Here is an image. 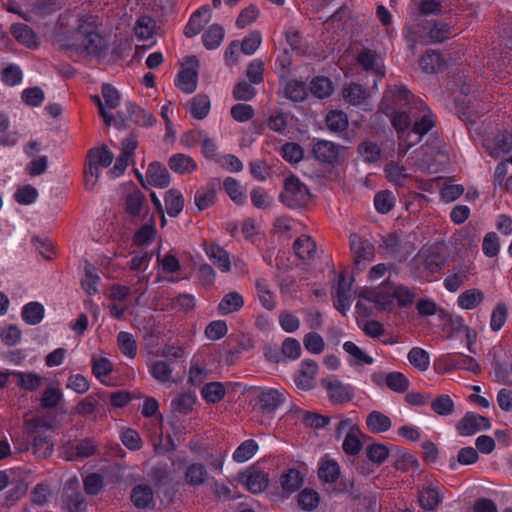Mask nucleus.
I'll return each mask as SVG.
<instances>
[{"instance_id": "f257e3e1", "label": "nucleus", "mask_w": 512, "mask_h": 512, "mask_svg": "<svg viewBox=\"0 0 512 512\" xmlns=\"http://www.w3.org/2000/svg\"><path fill=\"white\" fill-rule=\"evenodd\" d=\"M381 110L397 131L399 149L404 153L418 144L435 125V115L431 109L403 85L388 86Z\"/></svg>"}, {"instance_id": "f03ea898", "label": "nucleus", "mask_w": 512, "mask_h": 512, "mask_svg": "<svg viewBox=\"0 0 512 512\" xmlns=\"http://www.w3.org/2000/svg\"><path fill=\"white\" fill-rule=\"evenodd\" d=\"M61 46L78 54L99 56L108 48V42L90 23L81 21L77 29L63 39Z\"/></svg>"}, {"instance_id": "7ed1b4c3", "label": "nucleus", "mask_w": 512, "mask_h": 512, "mask_svg": "<svg viewBox=\"0 0 512 512\" xmlns=\"http://www.w3.org/2000/svg\"><path fill=\"white\" fill-rule=\"evenodd\" d=\"M114 159L113 152L106 146L95 147L89 150L87 166L84 170L85 187L92 190L100 176V169L109 167Z\"/></svg>"}, {"instance_id": "20e7f679", "label": "nucleus", "mask_w": 512, "mask_h": 512, "mask_svg": "<svg viewBox=\"0 0 512 512\" xmlns=\"http://www.w3.org/2000/svg\"><path fill=\"white\" fill-rule=\"evenodd\" d=\"M280 199L288 208L300 209L311 203L312 195L304 183L297 177L290 176L285 181L284 191L281 193Z\"/></svg>"}, {"instance_id": "39448f33", "label": "nucleus", "mask_w": 512, "mask_h": 512, "mask_svg": "<svg viewBox=\"0 0 512 512\" xmlns=\"http://www.w3.org/2000/svg\"><path fill=\"white\" fill-rule=\"evenodd\" d=\"M43 426L40 419H28L24 422V431L32 439L33 453L39 458H47L54 450L51 438L39 430Z\"/></svg>"}, {"instance_id": "423d86ee", "label": "nucleus", "mask_w": 512, "mask_h": 512, "mask_svg": "<svg viewBox=\"0 0 512 512\" xmlns=\"http://www.w3.org/2000/svg\"><path fill=\"white\" fill-rule=\"evenodd\" d=\"M459 86L460 95L456 97L455 104L458 110V113L461 117L465 118L468 121H473V117L480 113L476 102L479 100V95L473 91L471 93V86L466 83L465 80L462 81V77H460L456 83Z\"/></svg>"}, {"instance_id": "0eeeda50", "label": "nucleus", "mask_w": 512, "mask_h": 512, "mask_svg": "<svg viewBox=\"0 0 512 512\" xmlns=\"http://www.w3.org/2000/svg\"><path fill=\"white\" fill-rule=\"evenodd\" d=\"M187 67L183 68L175 80V85L186 94H191L197 89L199 60L196 56H188L185 59Z\"/></svg>"}, {"instance_id": "6e6552de", "label": "nucleus", "mask_w": 512, "mask_h": 512, "mask_svg": "<svg viewBox=\"0 0 512 512\" xmlns=\"http://www.w3.org/2000/svg\"><path fill=\"white\" fill-rule=\"evenodd\" d=\"M367 462L358 467L361 474L369 476L373 474L379 465L389 457V448L385 444L371 443L365 449Z\"/></svg>"}, {"instance_id": "1a4fd4ad", "label": "nucleus", "mask_w": 512, "mask_h": 512, "mask_svg": "<svg viewBox=\"0 0 512 512\" xmlns=\"http://www.w3.org/2000/svg\"><path fill=\"white\" fill-rule=\"evenodd\" d=\"M490 427L491 423L488 418L474 412H467L458 422L456 428L460 435L471 436L481 430H488Z\"/></svg>"}, {"instance_id": "9d476101", "label": "nucleus", "mask_w": 512, "mask_h": 512, "mask_svg": "<svg viewBox=\"0 0 512 512\" xmlns=\"http://www.w3.org/2000/svg\"><path fill=\"white\" fill-rule=\"evenodd\" d=\"M351 287L352 279L346 277L345 272H342L338 277L334 306L343 316H347L350 310Z\"/></svg>"}, {"instance_id": "9b49d317", "label": "nucleus", "mask_w": 512, "mask_h": 512, "mask_svg": "<svg viewBox=\"0 0 512 512\" xmlns=\"http://www.w3.org/2000/svg\"><path fill=\"white\" fill-rule=\"evenodd\" d=\"M357 63L374 77L384 76V62L381 55L371 49H363L357 55Z\"/></svg>"}, {"instance_id": "f8f14e48", "label": "nucleus", "mask_w": 512, "mask_h": 512, "mask_svg": "<svg viewBox=\"0 0 512 512\" xmlns=\"http://www.w3.org/2000/svg\"><path fill=\"white\" fill-rule=\"evenodd\" d=\"M65 503L69 512H84L86 503L83 494L79 490L77 478L70 479L64 487Z\"/></svg>"}, {"instance_id": "ddd939ff", "label": "nucleus", "mask_w": 512, "mask_h": 512, "mask_svg": "<svg viewBox=\"0 0 512 512\" xmlns=\"http://www.w3.org/2000/svg\"><path fill=\"white\" fill-rule=\"evenodd\" d=\"M212 13L208 6H202L190 17L184 29L186 37L191 38L198 35L204 26L211 20Z\"/></svg>"}, {"instance_id": "4468645a", "label": "nucleus", "mask_w": 512, "mask_h": 512, "mask_svg": "<svg viewBox=\"0 0 512 512\" xmlns=\"http://www.w3.org/2000/svg\"><path fill=\"white\" fill-rule=\"evenodd\" d=\"M428 149L430 150L431 157L427 156V158L419 160L416 163V167L418 170L434 173L438 171V164L436 163L434 156L445 154L443 140L437 136L432 137L430 139Z\"/></svg>"}, {"instance_id": "2eb2a0df", "label": "nucleus", "mask_w": 512, "mask_h": 512, "mask_svg": "<svg viewBox=\"0 0 512 512\" xmlns=\"http://www.w3.org/2000/svg\"><path fill=\"white\" fill-rule=\"evenodd\" d=\"M444 487L437 481L432 482L425 487L419 494L420 506L428 511L435 510L442 501V492Z\"/></svg>"}, {"instance_id": "dca6fc26", "label": "nucleus", "mask_w": 512, "mask_h": 512, "mask_svg": "<svg viewBox=\"0 0 512 512\" xmlns=\"http://www.w3.org/2000/svg\"><path fill=\"white\" fill-rule=\"evenodd\" d=\"M445 363L449 369L465 370L473 374L481 371L480 365L473 357L463 354H448L445 356Z\"/></svg>"}, {"instance_id": "f3484780", "label": "nucleus", "mask_w": 512, "mask_h": 512, "mask_svg": "<svg viewBox=\"0 0 512 512\" xmlns=\"http://www.w3.org/2000/svg\"><path fill=\"white\" fill-rule=\"evenodd\" d=\"M471 272V266L468 264L455 266L444 279L445 289L449 292H456L468 280Z\"/></svg>"}, {"instance_id": "a211bd4d", "label": "nucleus", "mask_w": 512, "mask_h": 512, "mask_svg": "<svg viewBox=\"0 0 512 512\" xmlns=\"http://www.w3.org/2000/svg\"><path fill=\"white\" fill-rule=\"evenodd\" d=\"M322 385L328 392L330 400L335 404H343L350 399L348 388L334 376L327 377L322 381Z\"/></svg>"}, {"instance_id": "6ab92c4d", "label": "nucleus", "mask_w": 512, "mask_h": 512, "mask_svg": "<svg viewBox=\"0 0 512 512\" xmlns=\"http://www.w3.org/2000/svg\"><path fill=\"white\" fill-rule=\"evenodd\" d=\"M318 366L313 360H304L301 363L300 371L295 375L296 386L302 390H309L313 387V380L317 373Z\"/></svg>"}, {"instance_id": "aec40b11", "label": "nucleus", "mask_w": 512, "mask_h": 512, "mask_svg": "<svg viewBox=\"0 0 512 512\" xmlns=\"http://www.w3.org/2000/svg\"><path fill=\"white\" fill-rule=\"evenodd\" d=\"M146 181L151 186L165 188L170 183V174L165 166L159 162H153L146 171Z\"/></svg>"}, {"instance_id": "412c9836", "label": "nucleus", "mask_w": 512, "mask_h": 512, "mask_svg": "<svg viewBox=\"0 0 512 512\" xmlns=\"http://www.w3.org/2000/svg\"><path fill=\"white\" fill-rule=\"evenodd\" d=\"M384 173L387 180L395 187H405L411 179V174L407 172V169L394 161L385 165Z\"/></svg>"}, {"instance_id": "4be33fe9", "label": "nucleus", "mask_w": 512, "mask_h": 512, "mask_svg": "<svg viewBox=\"0 0 512 512\" xmlns=\"http://www.w3.org/2000/svg\"><path fill=\"white\" fill-rule=\"evenodd\" d=\"M11 34L15 39L30 49L37 48L39 38L36 33L26 24L16 23L10 27Z\"/></svg>"}, {"instance_id": "5701e85b", "label": "nucleus", "mask_w": 512, "mask_h": 512, "mask_svg": "<svg viewBox=\"0 0 512 512\" xmlns=\"http://www.w3.org/2000/svg\"><path fill=\"white\" fill-rule=\"evenodd\" d=\"M205 252L210 261L222 272L227 273L231 270V261L229 254L217 244H209L205 247Z\"/></svg>"}, {"instance_id": "b1692460", "label": "nucleus", "mask_w": 512, "mask_h": 512, "mask_svg": "<svg viewBox=\"0 0 512 512\" xmlns=\"http://www.w3.org/2000/svg\"><path fill=\"white\" fill-rule=\"evenodd\" d=\"M244 306V298L236 291H231L223 296L217 306L218 313L226 316L241 310Z\"/></svg>"}, {"instance_id": "393cba45", "label": "nucleus", "mask_w": 512, "mask_h": 512, "mask_svg": "<svg viewBox=\"0 0 512 512\" xmlns=\"http://www.w3.org/2000/svg\"><path fill=\"white\" fill-rule=\"evenodd\" d=\"M340 476V467L337 461L328 457H322L318 466V477L326 483H334Z\"/></svg>"}, {"instance_id": "a878e982", "label": "nucleus", "mask_w": 512, "mask_h": 512, "mask_svg": "<svg viewBox=\"0 0 512 512\" xmlns=\"http://www.w3.org/2000/svg\"><path fill=\"white\" fill-rule=\"evenodd\" d=\"M169 168L177 174H191L197 169L194 159L186 154L178 153L170 157Z\"/></svg>"}, {"instance_id": "bb28decb", "label": "nucleus", "mask_w": 512, "mask_h": 512, "mask_svg": "<svg viewBox=\"0 0 512 512\" xmlns=\"http://www.w3.org/2000/svg\"><path fill=\"white\" fill-rule=\"evenodd\" d=\"M125 211L133 216H139L145 206H147V199L142 191L133 189L125 195L124 199Z\"/></svg>"}, {"instance_id": "cd10ccee", "label": "nucleus", "mask_w": 512, "mask_h": 512, "mask_svg": "<svg viewBox=\"0 0 512 512\" xmlns=\"http://www.w3.org/2000/svg\"><path fill=\"white\" fill-rule=\"evenodd\" d=\"M375 256V247L368 240H361L357 244L354 243V268L361 265L366 266Z\"/></svg>"}, {"instance_id": "c85d7f7f", "label": "nucleus", "mask_w": 512, "mask_h": 512, "mask_svg": "<svg viewBox=\"0 0 512 512\" xmlns=\"http://www.w3.org/2000/svg\"><path fill=\"white\" fill-rule=\"evenodd\" d=\"M258 398L261 409L268 413L274 412L284 401L283 393L273 388L262 390Z\"/></svg>"}, {"instance_id": "c756f323", "label": "nucleus", "mask_w": 512, "mask_h": 512, "mask_svg": "<svg viewBox=\"0 0 512 512\" xmlns=\"http://www.w3.org/2000/svg\"><path fill=\"white\" fill-rule=\"evenodd\" d=\"M11 375L16 379L17 385L26 391H35L43 384V377L35 372L13 371Z\"/></svg>"}, {"instance_id": "7c9ffc66", "label": "nucleus", "mask_w": 512, "mask_h": 512, "mask_svg": "<svg viewBox=\"0 0 512 512\" xmlns=\"http://www.w3.org/2000/svg\"><path fill=\"white\" fill-rule=\"evenodd\" d=\"M191 116L197 120L207 117L211 108L210 98L205 94H197L188 102Z\"/></svg>"}, {"instance_id": "2f4dec72", "label": "nucleus", "mask_w": 512, "mask_h": 512, "mask_svg": "<svg viewBox=\"0 0 512 512\" xmlns=\"http://www.w3.org/2000/svg\"><path fill=\"white\" fill-rule=\"evenodd\" d=\"M313 154L321 162L332 163L338 157V148L330 141L319 140L313 146Z\"/></svg>"}, {"instance_id": "473e14b6", "label": "nucleus", "mask_w": 512, "mask_h": 512, "mask_svg": "<svg viewBox=\"0 0 512 512\" xmlns=\"http://www.w3.org/2000/svg\"><path fill=\"white\" fill-rule=\"evenodd\" d=\"M367 428L372 433H384L392 426L391 419L380 411H372L366 417Z\"/></svg>"}, {"instance_id": "72a5a7b5", "label": "nucleus", "mask_w": 512, "mask_h": 512, "mask_svg": "<svg viewBox=\"0 0 512 512\" xmlns=\"http://www.w3.org/2000/svg\"><path fill=\"white\" fill-rule=\"evenodd\" d=\"M194 200L198 211H203L212 206L216 201L215 184L209 183L197 189Z\"/></svg>"}, {"instance_id": "f704fd0d", "label": "nucleus", "mask_w": 512, "mask_h": 512, "mask_svg": "<svg viewBox=\"0 0 512 512\" xmlns=\"http://www.w3.org/2000/svg\"><path fill=\"white\" fill-rule=\"evenodd\" d=\"M45 315L44 306L39 302H29L23 306L21 317L28 325L39 324Z\"/></svg>"}, {"instance_id": "c9c22d12", "label": "nucleus", "mask_w": 512, "mask_h": 512, "mask_svg": "<svg viewBox=\"0 0 512 512\" xmlns=\"http://www.w3.org/2000/svg\"><path fill=\"white\" fill-rule=\"evenodd\" d=\"M165 209L170 217H176L184 207V197L179 190L170 189L165 193Z\"/></svg>"}, {"instance_id": "e433bc0d", "label": "nucleus", "mask_w": 512, "mask_h": 512, "mask_svg": "<svg viewBox=\"0 0 512 512\" xmlns=\"http://www.w3.org/2000/svg\"><path fill=\"white\" fill-rule=\"evenodd\" d=\"M207 476L208 472L203 464L193 463L187 467L184 480L190 486H200L205 483Z\"/></svg>"}, {"instance_id": "4c0bfd02", "label": "nucleus", "mask_w": 512, "mask_h": 512, "mask_svg": "<svg viewBox=\"0 0 512 512\" xmlns=\"http://www.w3.org/2000/svg\"><path fill=\"white\" fill-rule=\"evenodd\" d=\"M442 260L435 255L426 256L424 253L417 254L412 262V267H423V269L431 274L437 273L442 268Z\"/></svg>"}, {"instance_id": "58836bf2", "label": "nucleus", "mask_w": 512, "mask_h": 512, "mask_svg": "<svg viewBox=\"0 0 512 512\" xmlns=\"http://www.w3.org/2000/svg\"><path fill=\"white\" fill-rule=\"evenodd\" d=\"M294 251L302 260L311 259L316 253V243L308 235H302L294 242Z\"/></svg>"}, {"instance_id": "ea45409f", "label": "nucleus", "mask_w": 512, "mask_h": 512, "mask_svg": "<svg viewBox=\"0 0 512 512\" xmlns=\"http://www.w3.org/2000/svg\"><path fill=\"white\" fill-rule=\"evenodd\" d=\"M484 300L481 290L472 288L462 292L457 299L458 306L463 310H472Z\"/></svg>"}, {"instance_id": "a19ab883", "label": "nucleus", "mask_w": 512, "mask_h": 512, "mask_svg": "<svg viewBox=\"0 0 512 512\" xmlns=\"http://www.w3.org/2000/svg\"><path fill=\"white\" fill-rule=\"evenodd\" d=\"M257 297L262 306L267 310H273L275 308V296L270 289V284L264 278H259L255 283Z\"/></svg>"}, {"instance_id": "79ce46f5", "label": "nucleus", "mask_w": 512, "mask_h": 512, "mask_svg": "<svg viewBox=\"0 0 512 512\" xmlns=\"http://www.w3.org/2000/svg\"><path fill=\"white\" fill-rule=\"evenodd\" d=\"M153 490L145 484L137 485L131 493V500L137 508H146L153 501Z\"/></svg>"}, {"instance_id": "37998d69", "label": "nucleus", "mask_w": 512, "mask_h": 512, "mask_svg": "<svg viewBox=\"0 0 512 512\" xmlns=\"http://www.w3.org/2000/svg\"><path fill=\"white\" fill-rule=\"evenodd\" d=\"M409 363L418 371L424 372L430 366L429 353L420 347H413L407 354Z\"/></svg>"}, {"instance_id": "c03bdc74", "label": "nucleus", "mask_w": 512, "mask_h": 512, "mask_svg": "<svg viewBox=\"0 0 512 512\" xmlns=\"http://www.w3.org/2000/svg\"><path fill=\"white\" fill-rule=\"evenodd\" d=\"M224 35L225 32L223 27L218 24H213L203 34V44L209 50L216 49L221 45L224 39Z\"/></svg>"}, {"instance_id": "a18cd8bd", "label": "nucleus", "mask_w": 512, "mask_h": 512, "mask_svg": "<svg viewBox=\"0 0 512 512\" xmlns=\"http://www.w3.org/2000/svg\"><path fill=\"white\" fill-rule=\"evenodd\" d=\"M258 448V444L255 440H245L236 448L232 458L237 463H244L250 460L256 454Z\"/></svg>"}, {"instance_id": "49530a36", "label": "nucleus", "mask_w": 512, "mask_h": 512, "mask_svg": "<svg viewBox=\"0 0 512 512\" xmlns=\"http://www.w3.org/2000/svg\"><path fill=\"white\" fill-rule=\"evenodd\" d=\"M127 111L131 121L142 126H151L155 122L153 114L134 103L127 104Z\"/></svg>"}, {"instance_id": "de8ad7c7", "label": "nucleus", "mask_w": 512, "mask_h": 512, "mask_svg": "<svg viewBox=\"0 0 512 512\" xmlns=\"http://www.w3.org/2000/svg\"><path fill=\"white\" fill-rule=\"evenodd\" d=\"M280 484L283 490L288 493L297 491L303 484V478L296 469H289L280 477Z\"/></svg>"}, {"instance_id": "09e8293b", "label": "nucleus", "mask_w": 512, "mask_h": 512, "mask_svg": "<svg viewBox=\"0 0 512 512\" xmlns=\"http://www.w3.org/2000/svg\"><path fill=\"white\" fill-rule=\"evenodd\" d=\"M396 203L395 195L389 191L384 190L376 193L374 197V206L378 213L386 214L390 212Z\"/></svg>"}, {"instance_id": "8fccbe9b", "label": "nucleus", "mask_w": 512, "mask_h": 512, "mask_svg": "<svg viewBox=\"0 0 512 512\" xmlns=\"http://www.w3.org/2000/svg\"><path fill=\"white\" fill-rule=\"evenodd\" d=\"M195 401L196 396L193 393L185 392L171 401V409L180 414H188L192 411Z\"/></svg>"}, {"instance_id": "3c124183", "label": "nucleus", "mask_w": 512, "mask_h": 512, "mask_svg": "<svg viewBox=\"0 0 512 512\" xmlns=\"http://www.w3.org/2000/svg\"><path fill=\"white\" fill-rule=\"evenodd\" d=\"M385 384L396 393H404L408 390L410 382L403 373L393 371L386 375Z\"/></svg>"}, {"instance_id": "603ef678", "label": "nucleus", "mask_w": 512, "mask_h": 512, "mask_svg": "<svg viewBox=\"0 0 512 512\" xmlns=\"http://www.w3.org/2000/svg\"><path fill=\"white\" fill-rule=\"evenodd\" d=\"M149 371L153 378L161 383H167L172 379V368L163 360H157L150 364Z\"/></svg>"}, {"instance_id": "864d4df0", "label": "nucleus", "mask_w": 512, "mask_h": 512, "mask_svg": "<svg viewBox=\"0 0 512 512\" xmlns=\"http://www.w3.org/2000/svg\"><path fill=\"white\" fill-rule=\"evenodd\" d=\"M454 329L458 332H464L466 338V346L470 353L475 354V344L477 342V333L475 330L470 329L465 323L464 319L460 316L452 320Z\"/></svg>"}, {"instance_id": "5fc2aeb1", "label": "nucleus", "mask_w": 512, "mask_h": 512, "mask_svg": "<svg viewBox=\"0 0 512 512\" xmlns=\"http://www.w3.org/2000/svg\"><path fill=\"white\" fill-rule=\"evenodd\" d=\"M103 399L102 394H91L82 399L75 407L74 412L80 416L87 417L94 413L98 406L99 400Z\"/></svg>"}, {"instance_id": "6e6d98bb", "label": "nucleus", "mask_w": 512, "mask_h": 512, "mask_svg": "<svg viewBox=\"0 0 512 512\" xmlns=\"http://www.w3.org/2000/svg\"><path fill=\"white\" fill-rule=\"evenodd\" d=\"M379 508L377 496L369 492L360 496H354V509L357 512H375Z\"/></svg>"}, {"instance_id": "4d7b16f0", "label": "nucleus", "mask_w": 512, "mask_h": 512, "mask_svg": "<svg viewBox=\"0 0 512 512\" xmlns=\"http://www.w3.org/2000/svg\"><path fill=\"white\" fill-rule=\"evenodd\" d=\"M201 395L205 401L217 403L225 396V387L221 382H210L202 388Z\"/></svg>"}, {"instance_id": "13d9d810", "label": "nucleus", "mask_w": 512, "mask_h": 512, "mask_svg": "<svg viewBox=\"0 0 512 512\" xmlns=\"http://www.w3.org/2000/svg\"><path fill=\"white\" fill-rule=\"evenodd\" d=\"M244 484L250 492L260 493L267 488L268 477L264 472L255 471L246 477Z\"/></svg>"}, {"instance_id": "bf43d9fd", "label": "nucleus", "mask_w": 512, "mask_h": 512, "mask_svg": "<svg viewBox=\"0 0 512 512\" xmlns=\"http://www.w3.org/2000/svg\"><path fill=\"white\" fill-rule=\"evenodd\" d=\"M134 32L140 40L152 38L155 32V21L149 16L140 17L134 26Z\"/></svg>"}, {"instance_id": "052dcab7", "label": "nucleus", "mask_w": 512, "mask_h": 512, "mask_svg": "<svg viewBox=\"0 0 512 512\" xmlns=\"http://www.w3.org/2000/svg\"><path fill=\"white\" fill-rule=\"evenodd\" d=\"M451 33V26L444 21H436L428 32L429 43H441L448 39Z\"/></svg>"}, {"instance_id": "680f3d73", "label": "nucleus", "mask_w": 512, "mask_h": 512, "mask_svg": "<svg viewBox=\"0 0 512 512\" xmlns=\"http://www.w3.org/2000/svg\"><path fill=\"white\" fill-rule=\"evenodd\" d=\"M310 90L315 97L323 99L331 95L333 85L326 77H316L311 82Z\"/></svg>"}, {"instance_id": "e2e57ef3", "label": "nucleus", "mask_w": 512, "mask_h": 512, "mask_svg": "<svg viewBox=\"0 0 512 512\" xmlns=\"http://www.w3.org/2000/svg\"><path fill=\"white\" fill-rule=\"evenodd\" d=\"M224 189L229 197L237 204L245 202L246 196L241 184L234 178L228 177L223 182Z\"/></svg>"}, {"instance_id": "0e129e2a", "label": "nucleus", "mask_w": 512, "mask_h": 512, "mask_svg": "<svg viewBox=\"0 0 512 512\" xmlns=\"http://www.w3.org/2000/svg\"><path fill=\"white\" fill-rule=\"evenodd\" d=\"M63 400V393L60 388L50 386L47 387L41 396V406L43 408H55Z\"/></svg>"}, {"instance_id": "69168bd1", "label": "nucleus", "mask_w": 512, "mask_h": 512, "mask_svg": "<svg viewBox=\"0 0 512 512\" xmlns=\"http://www.w3.org/2000/svg\"><path fill=\"white\" fill-rule=\"evenodd\" d=\"M431 409L440 416H449L454 411V402L447 394H442L431 402Z\"/></svg>"}, {"instance_id": "338daca9", "label": "nucleus", "mask_w": 512, "mask_h": 512, "mask_svg": "<svg viewBox=\"0 0 512 512\" xmlns=\"http://www.w3.org/2000/svg\"><path fill=\"white\" fill-rule=\"evenodd\" d=\"M442 64V59L439 53L428 50L420 59V66L426 73L436 72Z\"/></svg>"}, {"instance_id": "774afa93", "label": "nucleus", "mask_w": 512, "mask_h": 512, "mask_svg": "<svg viewBox=\"0 0 512 512\" xmlns=\"http://www.w3.org/2000/svg\"><path fill=\"white\" fill-rule=\"evenodd\" d=\"M38 191L32 185L19 187L14 193V199L21 205L33 204L38 198Z\"/></svg>"}]
</instances>
